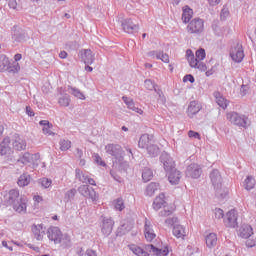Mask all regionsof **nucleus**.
Returning a JSON list of instances; mask_svg holds the SVG:
<instances>
[{
    "label": "nucleus",
    "mask_w": 256,
    "mask_h": 256,
    "mask_svg": "<svg viewBox=\"0 0 256 256\" xmlns=\"http://www.w3.org/2000/svg\"><path fill=\"white\" fill-rule=\"evenodd\" d=\"M39 125H41L44 135H53V132L51 131V129H53V124H51L49 120H41Z\"/></svg>",
    "instance_id": "36"
},
{
    "label": "nucleus",
    "mask_w": 256,
    "mask_h": 256,
    "mask_svg": "<svg viewBox=\"0 0 256 256\" xmlns=\"http://www.w3.org/2000/svg\"><path fill=\"white\" fill-rule=\"evenodd\" d=\"M145 251L153 253L156 256H167L169 255V247L165 246L164 248H157L153 244H146L144 246Z\"/></svg>",
    "instance_id": "19"
},
{
    "label": "nucleus",
    "mask_w": 256,
    "mask_h": 256,
    "mask_svg": "<svg viewBox=\"0 0 256 256\" xmlns=\"http://www.w3.org/2000/svg\"><path fill=\"white\" fill-rule=\"evenodd\" d=\"M94 163H97L100 167H107V163L101 158V156L97 153L93 154Z\"/></svg>",
    "instance_id": "47"
},
{
    "label": "nucleus",
    "mask_w": 256,
    "mask_h": 256,
    "mask_svg": "<svg viewBox=\"0 0 256 256\" xmlns=\"http://www.w3.org/2000/svg\"><path fill=\"white\" fill-rule=\"evenodd\" d=\"M212 31L216 37H223L225 33H230L231 28L229 26H220L219 25V20H213L212 25H211Z\"/></svg>",
    "instance_id": "18"
},
{
    "label": "nucleus",
    "mask_w": 256,
    "mask_h": 256,
    "mask_svg": "<svg viewBox=\"0 0 256 256\" xmlns=\"http://www.w3.org/2000/svg\"><path fill=\"white\" fill-rule=\"evenodd\" d=\"M196 69H199V71H207V65L203 62H198Z\"/></svg>",
    "instance_id": "63"
},
{
    "label": "nucleus",
    "mask_w": 256,
    "mask_h": 256,
    "mask_svg": "<svg viewBox=\"0 0 256 256\" xmlns=\"http://www.w3.org/2000/svg\"><path fill=\"white\" fill-rule=\"evenodd\" d=\"M213 97L216 99V103L217 105H219V107H221L222 109H227V105H229V103H227V99L223 97V94H221V92L215 91L213 93Z\"/></svg>",
    "instance_id": "28"
},
{
    "label": "nucleus",
    "mask_w": 256,
    "mask_h": 256,
    "mask_svg": "<svg viewBox=\"0 0 256 256\" xmlns=\"http://www.w3.org/2000/svg\"><path fill=\"white\" fill-rule=\"evenodd\" d=\"M255 187V178L253 176H247L244 180V188L246 191H251Z\"/></svg>",
    "instance_id": "45"
},
{
    "label": "nucleus",
    "mask_w": 256,
    "mask_h": 256,
    "mask_svg": "<svg viewBox=\"0 0 256 256\" xmlns=\"http://www.w3.org/2000/svg\"><path fill=\"white\" fill-rule=\"evenodd\" d=\"M61 151H69L71 149V141L66 139H61L59 141Z\"/></svg>",
    "instance_id": "46"
},
{
    "label": "nucleus",
    "mask_w": 256,
    "mask_h": 256,
    "mask_svg": "<svg viewBox=\"0 0 256 256\" xmlns=\"http://www.w3.org/2000/svg\"><path fill=\"white\" fill-rule=\"evenodd\" d=\"M173 236L177 237V239H181V237H185V227L183 225H174L173 227Z\"/></svg>",
    "instance_id": "39"
},
{
    "label": "nucleus",
    "mask_w": 256,
    "mask_h": 256,
    "mask_svg": "<svg viewBox=\"0 0 256 256\" xmlns=\"http://www.w3.org/2000/svg\"><path fill=\"white\" fill-rule=\"evenodd\" d=\"M146 151L150 157H158L159 153H161L159 146H157L156 144H150L149 146H147Z\"/></svg>",
    "instance_id": "38"
},
{
    "label": "nucleus",
    "mask_w": 256,
    "mask_h": 256,
    "mask_svg": "<svg viewBox=\"0 0 256 256\" xmlns=\"http://www.w3.org/2000/svg\"><path fill=\"white\" fill-rule=\"evenodd\" d=\"M202 174L203 168H201V165L197 163H192L188 165L185 171L186 177H190L191 179H199Z\"/></svg>",
    "instance_id": "8"
},
{
    "label": "nucleus",
    "mask_w": 256,
    "mask_h": 256,
    "mask_svg": "<svg viewBox=\"0 0 256 256\" xmlns=\"http://www.w3.org/2000/svg\"><path fill=\"white\" fill-rule=\"evenodd\" d=\"M188 137H190V139H199V140H201V134H199V132H196V131H193V130L188 131Z\"/></svg>",
    "instance_id": "57"
},
{
    "label": "nucleus",
    "mask_w": 256,
    "mask_h": 256,
    "mask_svg": "<svg viewBox=\"0 0 256 256\" xmlns=\"http://www.w3.org/2000/svg\"><path fill=\"white\" fill-rule=\"evenodd\" d=\"M52 183H53V181L51 179H49V178H41L39 180V184L44 189H49V187L52 185Z\"/></svg>",
    "instance_id": "49"
},
{
    "label": "nucleus",
    "mask_w": 256,
    "mask_h": 256,
    "mask_svg": "<svg viewBox=\"0 0 256 256\" xmlns=\"http://www.w3.org/2000/svg\"><path fill=\"white\" fill-rule=\"evenodd\" d=\"M238 235L242 239H249L253 235V227L249 224H243L238 230Z\"/></svg>",
    "instance_id": "25"
},
{
    "label": "nucleus",
    "mask_w": 256,
    "mask_h": 256,
    "mask_svg": "<svg viewBox=\"0 0 256 256\" xmlns=\"http://www.w3.org/2000/svg\"><path fill=\"white\" fill-rule=\"evenodd\" d=\"M63 232H61V229L57 226H50L47 229V237L49 241H53L55 245H59V239H61V235Z\"/></svg>",
    "instance_id": "13"
},
{
    "label": "nucleus",
    "mask_w": 256,
    "mask_h": 256,
    "mask_svg": "<svg viewBox=\"0 0 256 256\" xmlns=\"http://www.w3.org/2000/svg\"><path fill=\"white\" fill-rule=\"evenodd\" d=\"M201 109H203V106H201V103H199L198 101H191L188 105V109H187V115L190 119H193V117H195V115H197V113H199V111H201Z\"/></svg>",
    "instance_id": "22"
},
{
    "label": "nucleus",
    "mask_w": 256,
    "mask_h": 256,
    "mask_svg": "<svg viewBox=\"0 0 256 256\" xmlns=\"http://www.w3.org/2000/svg\"><path fill=\"white\" fill-rule=\"evenodd\" d=\"M39 161V153L31 154L26 152L17 160V163H21L22 165H29L32 161Z\"/></svg>",
    "instance_id": "24"
},
{
    "label": "nucleus",
    "mask_w": 256,
    "mask_h": 256,
    "mask_svg": "<svg viewBox=\"0 0 256 256\" xmlns=\"http://www.w3.org/2000/svg\"><path fill=\"white\" fill-rule=\"evenodd\" d=\"M85 255L86 256H97V251L96 250H93L91 248H88L86 251H85Z\"/></svg>",
    "instance_id": "64"
},
{
    "label": "nucleus",
    "mask_w": 256,
    "mask_h": 256,
    "mask_svg": "<svg viewBox=\"0 0 256 256\" xmlns=\"http://www.w3.org/2000/svg\"><path fill=\"white\" fill-rule=\"evenodd\" d=\"M154 91H155V93H157V95L162 103H165L167 101V99L165 98V94H163L162 89L155 88Z\"/></svg>",
    "instance_id": "56"
},
{
    "label": "nucleus",
    "mask_w": 256,
    "mask_h": 256,
    "mask_svg": "<svg viewBox=\"0 0 256 256\" xmlns=\"http://www.w3.org/2000/svg\"><path fill=\"white\" fill-rule=\"evenodd\" d=\"M12 39L16 41V43H23V41L27 40V33L25 30L15 25L12 27Z\"/></svg>",
    "instance_id": "15"
},
{
    "label": "nucleus",
    "mask_w": 256,
    "mask_h": 256,
    "mask_svg": "<svg viewBox=\"0 0 256 256\" xmlns=\"http://www.w3.org/2000/svg\"><path fill=\"white\" fill-rule=\"evenodd\" d=\"M4 203L12 207L16 213H27V197L19 195V190L11 189L4 196Z\"/></svg>",
    "instance_id": "1"
},
{
    "label": "nucleus",
    "mask_w": 256,
    "mask_h": 256,
    "mask_svg": "<svg viewBox=\"0 0 256 256\" xmlns=\"http://www.w3.org/2000/svg\"><path fill=\"white\" fill-rule=\"evenodd\" d=\"M230 57L235 63H241L245 58V52L243 51V45L237 43L234 48L230 51Z\"/></svg>",
    "instance_id": "11"
},
{
    "label": "nucleus",
    "mask_w": 256,
    "mask_h": 256,
    "mask_svg": "<svg viewBox=\"0 0 256 256\" xmlns=\"http://www.w3.org/2000/svg\"><path fill=\"white\" fill-rule=\"evenodd\" d=\"M9 69V58L5 55L0 56V73L3 71H8Z\"/></svg>",
    "instance_id": "43"
},
{
    "label": "nucleus",
    "mask_w": 256,
    "mask_h": 256,
    "mask_svg": "<svg viewBox=\"0 0 256 256\" xmlns=\"http://www.w3.org/2000/svg\"><path fill=\"white\" fill-rule=\"evenodd\" d=\"M127 109H130L131 111H134L135 113H138L139 115H143V109L135 106V102L132 101L130 105L127 107Z\"/></svg>",
    "instance_id": "51"
},
{
    "label": "nucleus",
    "mask_w": 256,
    "mask_h": 256,
    "mask_svg": "<svg viewBox=\"0 0 256 256\" xmlns=\"http://www.w3.org/2000/svg\"><path fill=\"white\" fill-rule=\"evenodd\" d=\"M192 17H193V9L189 8V6H186L183 9V12H182V21H183V23H185V24L191 23Z\"/></svg>",
    "instance_id": "31"
},
{
    "label": "nucleus",
    "mask_w": 256,
    "mask_h": 256,
    "mask_svg": "<svg viewBox=\"0 0 256 256\" xmlns=\"http://www.w3.org/2000/svg\"><path fill=\"white\" fill-rule=\"evenodd\" d=\"M189 81V83H193L195 81V77L192 74H186L183 77V82L187 83Z\"/></svg>",
    "instance_id": "60"
},
{
    "label": "nucleus",
    "mask_w": 256,
    "mask_h": 256,
    "mask_svg": "<svg viewBox=\"0 0 256 256\" xmlns=\"http://www.w3.org/2000/svg\"><path fill=\"white\" fill-rule=\"evenodd\" d=\"M58 245H60L62 249H71V247L73 246V243L71 242V236L67 233H62L58 241Z\"/></svg>",
    "instance_id": "26"
},
{
    "label": "nucleus",
    "mask_w": 256,
    "mask_h": 256,
    "mask_svg": "<svg viewBox=\"0 0 256 256\" xmlns=\"http://www.w3.org/2000/svg\"><path fill=\"white\" fill-rule=\"evenodd\" d=\"M188 63L190 65V67H192L193 69H197V65L199 64V60L195 57L189 58Z\"/></svg>",
    "instance_id": "58"
},
{
    "label": "nucleus",
    "mask_w": 256,
    "mask_h": 256,
    "mask_svg": "<svg viewBox=\"0 0 256 256\" xmlns=\"http://www.w3.org/2000/svg\"><path fill=\"white\" fill-rule=\"evenodd\" d=\"M186 29L192 35H201L205 31V21L201 18H194L188 23Z\"/></svg>",
    "instance_id": "4"
},
{
    "label": "nucleus",
    "mask_w": 256,
    "mask_h": 256,
    "mask_svg": "<svg viewBox=\"0 0 256 256\" xmlns=\"http://www.w3.org/2000/svg\"><path fill=\"white\" fill-rule=\"evenodd\" d=\"M144 235H145V239L149 242L153 241V239L157 237V235L153 231V228H151V225L147 223L144 226Z\"/></svg>",
    "instance_id": "33"
},
{
    "label": "nucleus",
    "mask_w": 256,
    "mask_h": 256,
    "mask_svg": "<svg viewBox=\"0 0 256 256\" xmlns=\"http://www.w3.org/2000/svg\"><path fill=\"white\" fill-rule=\"evenodd\" d=\"M11 139L9 137H6L3 139V141L0 143V155H9L11 153Z\"/></svg>",
    "instance_id": "27"
},
{
    "label": "nucleus",
    "mask_w": 256,
    "mask_h": 256,
    "mask_svg": "<svg viewBox=\"0 0 256 256\" xmlns=\"http://www.w3.org/2000/svg\"><path fill=\"white\" fill-rule=\"evenodd\" d=\"M167 202L165 201V194H160L158 197L155 198L152 207L155 211H159L161 207H165Z\"/></svg>",
    "instance_id": "29"
},
{
    "label": "nucleus",
    "mask_w": 256,
    "mask_h": 256,
    "mask_svg": "<svg viewBox=\"0 0 256 256\" xmlns=\"http://www.w3.org/2000/svg\"><path fill=\"white\" fill-rule=\"evenodd\" d=\"M78 55L85 65H93V63H95V56L91 49H82L79 51Z\"/></svg>",
    "instance_id": "17"
},
{
    "label": "nucleus",
    "mask_w": 256,
    "mask_h": 256,
    "mask_svg": "<svg viewBox=\"0 0 256 256\" xmlns=\"http://www.w3.org/2000/svg\"><path fill=\"white\" fill-rule=\"evenodd\" d=\"M168 181L171 185H179L181 181V172L177 170V168H173L172 170H168L167 172Z\"/></svg>",
    "instance_id": "23"
},
{
    "label": "nucleus",
    "mask_w": 256,
    "mask_h": 256,
    "mask_svg": "<svg viewBox=\"0 0 256 256\" xmlns=\"http://www.w3.org/2000/svg\"><path fill=\"white\" fill-rule=\"evenodd\" d=\"M105 151L108 155L115 157V159H120L123 155V148L119 144H107Z\"/></svg>",
    "instance_id": "14"
},
{
    "label": "nucleus",
    "mask_w": 256,
    "mask_h": 256,
    "mask_svg": "<svg viewBox=\"0 0 256 256\" xmlns=\"http://www.w3.org/2000/svg\"><path fill=\"white\" fill-rule=\"evenodd\" d=\"M75 177L78 179V181L85 183L86 185H97V183H95V179L89 177V174L83 173V170L79 168L75 169Z\"/></svg>",
    "instance_id": "16"
},
{
    "label": "nucleus",
    "mask_w": 256,
    "mask_h": 256,
    "mask_svg": "<svg viewBox=\"0 0 256 256\" xmlns=\"http://www.w3.org/2000/svg\"><path fill=\"white\" fill-rule=\"evenodd\" d=\"M159 189V183L157 182H151L150 184H148V186L146 187V195L148 197H153L155 195V191H157Z\"/></svg>",
    "instance_id": "40"
},
{
    "label": "nucleus",
    "mask_w": 256,
    "mask_h": 256,
    "mask_svg": "<svg viewBox=\"0 0 256 256\" xmlns=\"http://www.w3.org/2000/svg\"><path fill=\"white\" fill-rule=\"evenodd\" d=\"M227 17H229V10L224 8L221 10L220 18L225 20V19H227Z\"/></svg>",
    "instance_id": "62"
},
{
    "label": "nucleus",
    "mask_w": 256,
    "mask_h": 256,
    "mask_svg": "<svg viewBox=\"0 0 256 256\" xmlns=\"http://www.w3.org/2000/svg\"><path fill=\"white\" fill-rule=\"evenodd\" d=\"M77 195V189L72 188L68 190L64 195V202L69 203L75 199V196Z\"/></svg>",
    "instance_id": "44"
},
{
    "label": "nucleus",
    "mask_w": 256,
    "mask_h": 256,
    "mask_svg": "<svg viewBox=\"0 0 256 256\" xmlns=\"http://www.w3.org/2000/svg\"><path fill=\"white\" fill-rule=\"evenodd\" d=\"M151 179H153V170L148 167L144 168L142 170V180L144 181V183H149Z\"/></svg>",
    "instance_id": "41"
},
{
    "label": "nucleus",
    "mask_w": 256,
    "mask_h": 256,
    "mask_svg": "<svg viewBox=\"0 0 256 256\" xmlns=\"http://www.w3.org/2000/svg\"><path fill=\"white\" fill-rule=\"evenodd\" d=\"M145 88L148 89V91H155L157 89V85H155V82L151 79H146L144 81Z\"/></svg>",
    "instance_id": "48"
},
{
    "label": "nucleus",
    "mask_w": 256,
    "mask_h": 256,
    "mask_svg": "<svg viewBox=\"0 0 256 256\" xmlns=\"http://www.w3.org/2000/svg\"><path fill=\"white\" fill-rule=\"evenodd\" d=\"M113 227H115V221L112 220L111 217H106L105 215H101L100 229L104 237H109V235L113 233Z\"/></svg>",
    "instance_id": "6"
},
{
    "label": "nucleus",
    "mask_w": 256,
    "mask_h": 256,
    "mask_svg": "<svg viewBox=\"0 0 256 256\" xmlns=\"http://www.w3.org/2000/svg\"><path fill=\"white\" fill-rule=\"evenodd\" d=\"M156 59H161L163 63H169V55L163 52L157 53Z\"/></svg>",
    "instance_id": "54"
},
{
    "label": "nucleus",
    "mask_w": 256,
    "mask_h": 256,
    "mask_svg": "<svg viewBox=\"0 0 256 256\" xmlns=\"http://www.w3.org/2000/svg\"><path fill=\"white\" fill-rule=\"evenodd\" d=\"M226 119L232 123V125H236V127H242V129H247L251 122L249 121V117L244 114H239L237 112H229L226 115Z\"/></svg>",
    "instance_id": "3"
},
{
    "label": "nucleus",
    "mask_w": 256,
    "mask_h": 256,
    "mask_svg": "<svg viewBox=\"0 0 256 256\" xmlns=\"http://www.w3.org/2000/svg\"><path fill=\"white\" fill-rule=\"evenodd\" d=\"M21 69V66H19V63L15 62L14 64L11 65L9 62L8 66V73H19V70Z\"/></svg>",
    "instance_id": "50"
},
{
    "label": "nucleus",
    "mask_w": 256,
    "mask_h": 256,
    "mask_svg": "<svg viewBox=\"0 0 256 256\" xmlns=\"http://www.w3.org/2000/svg\"><path fill=\"white\" fill-rule=\"evenodd\" d=\"M172 213H173V211L164 207V209L159 212V216L160 217H169V215H172Z\"/></svg>",
    "instance_id": "59"
},
{
    "label": "nucleus",
    "mask_w": 256,
    "mask_h": 256,
    "mask_svg": "<svg viewBox=\"0 0 256 256\" xmlns=\"http://www.w3.org/2000/svg\"><path fill=\"white\" fill-rule=\"evenodd\" d=\"M207 57V54L205 53V49L200 48L196 51V59L199 61H203Z\"/></svg>",
    "instance_id": "52"
},
{
    "label": "nucleus",
    "mask_w": 256,
    "mask_h": 256,
    "mask_svg": "<svg viewBox=\"0 0 256 256\" xmlns=\"http://www.w3.org/2000/svg\"><path fill=\"white\" fill-rule=\"evenodd\" d=\"M209 177L212 187H214L215 196L218 197V199H225V197H227V191L223 188V176H221V172H219L218 169H213Z\"/></svg>",
    "instance_id": "2"
},
{
    "label": "nucleus",
    "mask_w": 256,
    "mask_h": 256,
    "mask_svg": "<svg viewBox=\"0 0 256 256\" xmlns=\"http://www.w3.org/2000/svg\"><path fill=\"white\" fill-rule=\"evenodd\" d=\"M247 240H246V247H248V248H253V247H255V245H256V239H249V238H246Z\"/></svg>",
    "instance_id": "61"
},
{
    "label": "nucleus",
    "mask_w": 256,
    "mask_h": 256,
    "mask_svg": "<svg viewBox=\"0 0 256 256\" xmlns=\"http://www.w3.org/2000/svg\"><path fill=\"white\" fill-rule=\"evenodd\" d=\"M58 104L60 107H69V105H71V96L69 94H63V96L58 99Z\"/></svg>",
    "instance_id": "42"
},
{
    "label": "nucleus",
    "mask_w": 256,
    "mask_h": 256,
    "mask_svg": "<svg viewBox=\"0 0 256 256\" xmlns=\"http://www.w3.org/2000/svg\"><path fill=\"white\" fill-rule=\"evenodd\" d=\"M159 159H160V163H162L164 167V171L167 172V171H171L172 169H175V161L173 160L171 155H169V153L162 152Z\"/></svg>",
    "instance_id": "12"
},
{
    "label": "nucleus",
    "mask_w": 256,
    "mask_h": 256,
    "mask_svg": "<svg viewBox=\"0 0 256 256\" xmlns=\"http://www.w3.org/2000/svg\"><path fill=\"white\" fill-rule=\"evenodd\" d=\"M150 144H151V138L149 134L141 135L138 141V147H140V149H147V147H149Z\"/></svg>",
    "instance_id": "35"
},
{
    "label": "nucleus",
    "mask_w": 256,
    "mask_h": 256,
    "mask_svg": "<svg viewBox=\"0 0 256 256\" xmlns=\"http://www.w3.org/2000/svg\"><path fill=\"white\" fill-rule=\"evenodd\" d=\"M206 247L213 249L217 245V234L210 233L205 237Z\"/></svg>",
    "instance_id": "32"
},
{
    "label": "nucleus",
    "mask_w": 256,
    "mask_h": 256,
    "mask_svg": "<svg viewBox=\"0 0 256 256\" xmlns=\"http://www.w3.org/2000/svg\"><path fill=\"white\" fill-rule=\"evenodd\" d=\"M214 215H215V219H223V217H225V213L221 208H215Z\"/></svg>",
    "instance_id": "55"
},
{
    "label": "nucleus",
    "mask_w": 256,
    "mask_h": 256,
    "mask_svg": "<svg viewBox=\"0 0 256 256\" xmlns=\"http://www.w3.org/2000/svg\"><path fill=\"white\" fill-rule=\"evenodd\" d=\"M13 149L16 151H25L27 149V142L19 136V134H14L12 139Z\"/></svg>",
    "instance_id": "21"
},
{
    "label": "nucleus",
    "mask_w": 256,
    "mask_h": 256,
    "mask_svg": "<svg viewBox=\"0 0 256 256\" xmlns=\"http://www.w3.org/2000/svg\"><path fill=\"white\" fill-rule=\"evenodd\" d=\"M128 249L134 253V255L137 256H149V252L147 250H144L143 248L135 245V244H129Z\"/></svg>",
    "instance_id": "30"
},
{
    "label": "nucleus",
    "mask_w": 256,
    "mask_h": 256,
    "mask_svg": "<svg viewBox=\"0 0 256 256\" xmlns=\"http://www.w3.org/2000/svg\"><path fill=\"white\" fill-rule=\"evenodd\" d=\"M115 209H117V211H123V209H125V203L123 202V198H118L116 200Z\"/></svg>",
    "instance_id": "53"
},
{
    "label": "nucleus",
    "mask_w": 256,
    "mask_h": 256,
    "mask_svg": "<svg viewBox=\"0 0 256 256\" xmlns=\"http://www.w3.org/2000/svg\"><path fill=\"white\" fill-rule=\"evenodd\" d=\"M67 91L68 93H70V95H73V97H76L77 99H81L82 101H85V94H83V92H81V90H79L78 88L73 86H68Z\"/></svg>",
    "instance_id": "34"
},
{
    "label": "nucleus",
    "mask_w": 256,
    "mask_h": 256,
    "mask_svg": "<svg viewBox=\"0 0 256 256\" xmlns=\"http://www.w3.org/2000/svg\"><path fill=\"white\" fill-rule=\"evenodd\" d=\"M133 227H135V222L132 220H123L116 230V237L127 235V233L132 231Z\"/></svg>",
    "instance_id": "9"
},
{
    "label": "nucleus",
    "mask_w": 256,
    "mask_h": 256,
    "mask_svg": "<svg viewBox=\"0 0 256 256\" xmlns=\"http://www.w3.org/2000/svg\"><path fill=\"white\" fill-rule=\"evenodd\" d=\"M31 230L36 241H43V237H45V233L47 231L45 224H34L32 225Z\"/></svg>",
    "instance_id": "20"
},
{
    "label": "nucleus",
    "mask_w": 256,
    "mask_h": 256,
    "mask_svg": "<svg viewBox=\"0 0 256 256\" xmlns=\"http://www.w3.org/2000/svg\"><path fill=\"white\" fill-rule=\"evenodd\" d=\"M29 183H31V175L27 173L20 175V177L18 178L17 184L19 185V187H27Z\"/></svg>",
    "instance_id": "37"
},
{
    "label": "nucleus",
    "mask_w": 256,
    "mask_h": 256,
    "mask_svg": "<svg viewBox=\"0 0 256 256\" xmlns=\"http://www.w3.org/2000/svg\"><path fill=\"white\" fill-rule=\"evenodd\" d=\"M78 191L80 194L83 195V197H86V199H91L93 203L99 200V194H97V192H95V189H93V187H90L89 185H81L80 187H78Z\"/></svg>",
    "instance_id": "7"
},
{
    "label": "nucleus",
    "mask_w": 256,
    "mask_h": 256,
    "mask_svg": "<svg viewBox=\"0 0 256 256\" xmlns=\"http://www.w3.org/2000/svg\"><path fill=\"white\" fill-rule=\"evenodd\" d=\"M120 25L122 31H124V33H128V35H135V33H139V24H135L131 18L120 19Z\"/></svg>",
    "instance_id": "5"
},
{
    "label": "nucleus",
    "mask_w": 256,
    "mask_h": 256,
    "mask_svg": "<svg viewBox=\"0 0 256 256\" xmlns=\"http://www.w3.org/2000/svg\"><path fill=\"white\" fill-rule=\"evenodd\" d=\"M238 217L239 213H237V210L235 209H232L228 213H226V219L224 220L226 227H230L231 229H235V227H238Z\"/></svg>",
    "instance_id": "10"
}]
</instances>
